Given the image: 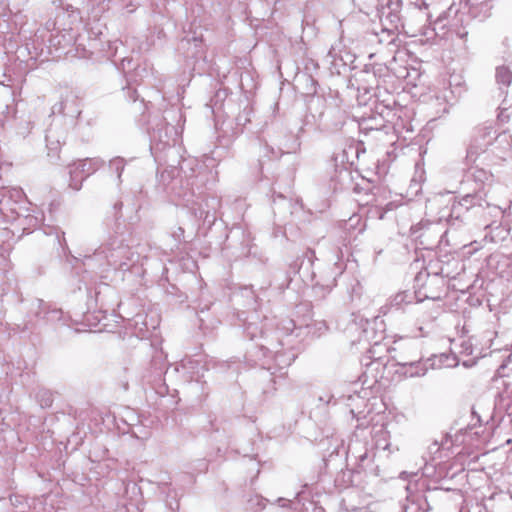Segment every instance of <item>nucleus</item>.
I'll use <instances>...</instances> for the list:
<instances>
[{"label": "nucleus", "mask_w": 512, "mask_h": 512, "mask_svg": "<svg viewBox=\"0 0 512 512\" xmlns=\"http://www.w3.org/2000/svg\"><path fill=\"white\" fill-rule=\"evenodd\" d=\"M438 283L441 284V287L443 288L445 286V281L443 278H438V277H433L429 280V282L427 283L429 286H432V285H437Z\"/></svg>", "instance_id": "f257e3e1"}, {"label": "nucleus", "mask_w": 512, "mask_h": 512, "mask_svg": "<svg viewBox=\"0 0 512 512\" xmlns=\"http://www.w3.org/2000/svg\"><path fill=\"white\" fill-rule=\"evenodd\" d=\"M504 74L505 76L509 77V72L506 69H502L498 71V75Z\"/></svg>", "instance_id": "f03ea898"}, {"label": "nucleus", "mask_w": 512, "mask_h": 512, "mask_svg": "<svg viewBox=\"0 0 512 512\" xmlns=\"http://www.w3.org/2000/svg\"><path fill=\"white\" fill-rule=\"evenodd\" d=\"M426 297H427V298H433V299H434V298H438V297H439V295H435V294L431 293L430 295H426Z\"/></svg>", "instance_id": "7ed1b4c3"}]
</instances>
